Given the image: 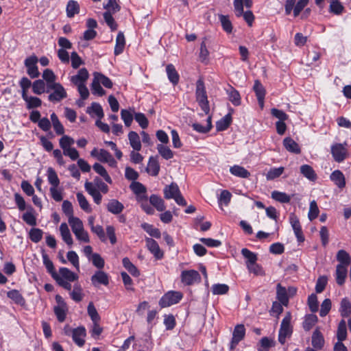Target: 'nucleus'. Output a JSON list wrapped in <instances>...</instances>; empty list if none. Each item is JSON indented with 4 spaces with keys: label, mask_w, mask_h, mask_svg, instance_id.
Segmentation results:
<instances>
[{
    "label": "nucleus",
    "mask_w": 351,
    "mask_h": 351,
    "mask_svg": "<svg viewBox=\"0 0 351 351\" xmlns=\"http://www.w3.org/2000/svg\"><path fill=\"white\" fill-rule=\"evenodd\" d=\"M146 245L149 250L157 259H161L163 257V252L161 251L158 243L152 238L146 239Z\"/></svg>",
    "instance_id": "12"
},
{
    "label": "nucleus",
    "mask_w": 351,
    "mask_h": 351,
    "mask_svg": "<svg viewBox=\"0 0 351 351\" xmlns=\"http://www.w3.org/2000/svg\"><path fill=\"white\" fill-rule=\"evenodd\" d=\"M94 79L107 88H111L113 86L111 80L100 73H95Z\"/></svg>",
    "instance_id": "47"
},
{
    "label": "nucleus",
    "mask_w": 351,
    "mask_h": 351,
    "mask_svg": "<svg viewBox=\"0 0 351 351\" xmlns=\"http://www.w3.org/2000/svg\"><path fill=\"white\" fill-rule=\"evenodd\" d=\"M289 222L292 226L298 241L299 242H303L304 241V237L302 232V227L298 218L294 213L290 214Z\"/></svg>",
    "instance_id": "10"
},
{
    "label": "nucleus",
    "mask_w": 351,
    "mask_h": 351,
    "mask_svg": "<svg viewBox=\"0 0 351 351\" xmlns=\"http://www.w3.org/2000/svg\"><path fill=\"white\" fill-rule=\"evenodd\" d=\"M38 61V59L36 56H29L25 60L24 64L27 67V73L32 78L38 77L40 75L36 65Z\"/></svg>",
    "instance_id": "7"
},
{
    "label": "nucleus",
    "mask_w": 351,
    "mask_h": 351,
    "mask_svg": "<svg viewBox=\"0 0 351 351\" xmlns=\"http://www.w3.org/2000/svg\"><path fill=\"white\" fill-rule=\"evenodd\" d=\"M43 78L47 82V88L52 86L53 84H56V77L52 70L47 69L43 73Z\"/></svg>",
    "instance_id": "51"
},
{
    "label": "nucleus",
    "mask_w": 351,
    "mask_h": 351,
    "mask_svg": "<svg viewBox=\"0 0 351 351\" xmlns=\"http://www.w3.org/2000/svg\"><path fill=\"white\" fill-rule=\"evenodd\" d=\"M245 335V328L244 325L238 324L234 327L232 333V338L230 343V350H233L238 343L243 339Z\"/></svg>",
    "instance_id": "6"
},
{
    "label": "nucleus",
    "mask_w": 351,
    "mask_h": 351,
    "mask_svg": "<svg viewBox=\"0 0 351 351\" xmlns=\"http://www.w3.org/2000/svg\"><path fill=\"white\" fill-rule=\"evenodd\" d=\"M347 338V327L346 322L344 319H341L337 327V339L338 341H344Z\"/></svg>",
    "instance_id": "41"
},
{
    "label": "nucleus",
    "mask_w": 351,
    "mask_h": 351,
    "mask_svg": "<svg viewBox=\"0 0 351 351\" xmlns=\"http://www.w3.org/2000/svg\"><path fill=\"white\" fill-rule=\"evenodd\" d=\"M339 313L343 317H348L351 314V302L348 298H344L340 302Z\"/></svg>",
    "instance_id": "29"
},
{
    "label": "nucleus",
    "mask_w": 351,
    "mask_h": 351,
    "mask_svg": "<svg viewBox=\"0 0 351 351\" xmlns=\"http://www.w3.org/2000/svg\"><path fill=\"white\" fill-rule=\"evenodd\" d=\"M71 298L77 302H79L83 299L82 289L78 283H76L73 286V289L70 292Z\"/></svg>",
    "instance_id": "53"
},
{
    "label": "nucleus",
    "mask_w": 351,
    "mask_h": 351,
    "mask_svg": "<svg viewBox=\"0 0 351 351\" xmlns=\"http://www.w3.org/2000/svg\"><path fill=\"white\" fill-rule=\"evenodd\" d=\"M276 295L278 301L284 306H287L289 302L287 290L286 288L282 287L280 283L278 284L276 287Z\"/></svg>",
    "instance_id": "31"
},
{
    "label": "nucleus",
    "mask_w": 351,
    "mask_h": 351,
    "mask_svg": "<svg viewBox=\"0 0 351 351\" xmlns=\"http://www.w3.org/2000/svg\"><path fill=\"white\" fill-rule=\"evenodd\" d=\"M283 145L285 149L291 153L300 154L301 152L299 145L291 137H286L283 140Z\"/></svg>",
    "instance_id": "19"
},
{
    "label": "nucleus",
    "mask_w": 351,
    "mask_h": 351,
    "mask_svg": "<svg viewBox=\"0 0 351 351\" xmlns=\"http://www.w3.org/2000/svg\"><path fill=\"white\" fill-rule=\"evenodd\" d=\"M347 143H335L331 146V154L337 162L343 161L348 156Z\"/></svg>",
    "instance_id": "5"
},
{
    "label": "nucleus",
    "mask_w": 351,
    "mask_h": 351,
    "mask_svg": "<svg viewBox=\"0 0 351 351\" xmlns=\"http://www.w3.org/2000/svg\"><path fill=\"white\" fill-rule=\"evenodd\" d=\"M284 171L285 168L283 167L271 168L265 175L266 179L272 180L278 178L283 173Z\"/></svg>",
    "instance_id": "52"
},
{
    "label": "nucleus",
    "mask_w": 351,
    "mask_h": 351,
    "mask_svg": "<svg viewBox=\"0 0 351 351\" xmlns=\"http://www.w3.org/2000/svg\"><path fill=\"white\" fill-rule=\"evenodd\" d=\"M128 140L130 146L134 151L139 152L141 149L142 145L140 140V137L137 132L131 131L128 134Z\"/></svg>",
    "instance_id": "21"
},
{
    "label": "nucleus",
    "mask_w": 351,
    "mask_h": 351,
    "mask_svg": "<svg viewBox=\"0 0 351 351\" xmlns=\"http://www.w3.org/2000/svg\"><path fill=\"white\" fill-rule=\"evenodd\" d=\"M86 112L91 116H93V114H95L99 119L103 118L104 115L101 105L95 102L93 103L90 107L87 108Z\"/></svg>",
    "instance_id": "37"
},
{
    "label": "nucleus",
    "mask_w": 351,
    "mask_h": 351,
    "mask_svg": "<svg viewBox=\"0 0 351 351\" xmlns=\"http://www.w3.org/2000/svg\"><path fill=\"white\" fill-rule=\"evenodd\" d=\"M253 88L256 93L259 105L263 107L264 105V98L265 95V88L258 80H256Z\"/></svg>",
    "instance_id": "20"
},
{
    "label": "nucleus",
    "mask_w": 351,
    "mask_h": 351,
    "mask_svg": "<svg viewBox=\"0 0 351 351\" xmlns=\"http://www.w3.org/2000/svg\"><path fill=\"white\" fill-rule=\"evenodd\" d=\"M271 197L280 203H289L291 201V197L289 195L278 191H274L271 193Z\"/></svg>",
    "instance_id": "50"
},
{
    "label": "nucleus",
    "mask_w": 351,
    "mask_h": 351,
    "mask_svg": "<svg viewBox=\"0 0 351 351\" xmlns=\"http://www.w3.org/2000/svg\"><path fill=\"white\" fill-rule=\"evenodd\" d=\"M195 97L196 101L201 109L208 114L210 112V107L204 83L203 80L201 78L196 82Z\"/></svg>",
    "instance_id": "1"
},
{
    "label": "nucleus",
    "mask_w": 351,
    "mask_h": 351,
    "mask_svg": "<svg viewBox=\"0 0 351 351\" xmlns=\"http://www.w3.org/2000/svg\"><path fill=\"white\" fill-rule=\"evenodd\" d=\"M150 204L154 206L158 211L165 210L164 201L156 195H152L149 197Z\"/></svg>",
    "instance_id": "48"
},
{
    "label": "nucleus",
    "mask_w": 351,
    "mask_h": 351,
    "mask_svg": "<svg viewBox=\"0 0 351 351\" xmlns=\"http://www.w3.org/2000/svg\"><path fill=\"white\" fill-rule=\"evenodd\" d=\"M76 197L80 208L86 213H90L92 209L86 197L82 193H77Z\"/></svg>",
    "instance_id": "55"
},
{
    "label": "nucleus",
    "mask_w": 351,
    "mask_h": 351,
    "mask_svg": "<svg viewBox=\"0 0 351 351\" xmlns=\"http://www.w3.org/2000/svg\"><path fill=\"white\" fill-rule=\"evenodd\" d=\"M312 346L314 348L322 349L324 345V339L319 329H316L312 335Z\"/></svg>",
    "instance_id": "23"
},
{
    "label": "nucleus",
    "mask_w": 351,
    "mask_h": 351,
    "mask_svg": "<svg viewBox=\"0 0 351 351\" xmlns=\"http://www.w3.org/2000/svg\"><path fill=\"white\" fill-rule=\"evenodd\" d=\"M123 267L128 270L133 276L138 277L140 272L136 267L130 261L128 257H125L122 260Z\"/></svg>",
    "instance_id": "40"
},
{
    "label": "nucleus",
    "mask_w": 351,
    "mask_h": 351,
    "mask_svg": "<svg viewBox=\"0 0 351 351\" xmlns=\"http://www.w3.org/2000/svg\"><path fill=\"white\" fill-rule=\"evenodd\" d=\"M68 221L73 234L84 229L83 223L82 220L78 217H71V219H68Z\"/></svg>",
    "instance_id": "49"
},
{
    "label": "nucleus",
    "mask_w": 351,
    "mask_h": 351,
    "mask_svg": "<svg viewBox=\"0 0 351 351\" xmlns=\"http://www.w3.org/2000/svg\"><path fill=\"white\" fill-rule=\"evenodd\" d=\"M43 264L45 266L47 271L51 275L52 278H54L58 273L56 271L53 262L49 259L48 255L43 253L42 255Z\"/></svg>",
    "instance_id": "43"
},
{
    "label": "nucleus",
    "mask_w": 351,
    "mask_h": 351,
    "mask_svg": "<svg viewBox=\"0 0 351 351\" xmlns=\"http://www.w3.org/2000/svg\"><path fill=\"white\" fill-rule=\"evenodd\" d=\"M58 276L70 282H74L78 279V276L66 267L60 268Z\"/></svg>",
    "instance_id": "18"
},
{
    "label": "nucleus",
    "mask_w": 351,
    "mask_h": 351,
    "mask_svg": "<svg viewBox=\"0 0 351 351\" xmlns=\"http://www.w3.org/2000/svg\"><path fill=\"white\" fill-rule=\"evenodd\" d=\"M160 167L157 156H150L149 158L146 171L152 176H157L159 173Z\"/></svg>",
    "instance_id": "13"
},
{
    "label": "nucleus",
    "mask_w": 351,
    "mask_h": 351,
    "mask_svg": "<svg viewBox=\"0 0 351 351\" xmlns=\"http://www.w3.org/2000/svg\"><path fill=\"white\" fill-rule=\"evenodd\" d=\"M22 98L26 102L27 108L32 109L38 108L42 104L40 99L36 97L28 96L27 93L22 94Z\"/></svg>",
    "instance_id": "22"
},
{
    "label": "nucleus",
    "mask_w": 351,
    "mask_h": 351,
    "mask_svg": "<svg viewBox=\"0 0 351 351\" xmlns=\"http://www.w3.org/2000/svg\"><path fill=\"white\" fill-rule=\"evenodd\" d=\"M51 90L53 92L48 96V99L51 102H59L67 97L64 88L60 83L53 84L46 89L47 93Z\"/></svg>",
    "instance_id": "3"
},
{
    "label": "nucleus",
    "mask_w": 351,
    "mask_h": 351,
    "mask_svg": "<svg viewBox=\"0 0 351 351\" xmlns=\"http://www.w3.org/2000/svg\"><path fill=\"white\" fill-rule=\"evenodd\" d=\"M7 296L12 300L15 303L20 305H24L25 300L21 293L16 289L11 290L7 293Z\"/></svg>",
    "instance_id": "44"
},
{
    "label": "nucleus",
    "mask_w": 351,
    "mask_h": 351,
    "mask_svg": "<svg viewBox=\"0 0 351 351\" xmlns=\"http://www.w3.org/2000/svg\"><path fill=\"white\" fill-rule=\"evenodd\" d=\"M183 295L180 291H171L165 293L160 300L159 305L161 308H166L178 303Z\"/></svg>",
    "instance_id": "4"
},
{
    "label": "nucleus",
    "mask_w": 351,
    "mask_h": 351,
    "mask_svg": "<svg viewBox=\"0 0 351 351\" xmlns=\"http://www.w3.org/2000/svg\"><path fill=\"white\" fill-rule=\"evenodd\" d=\"M319 213V208L317 206V202L315 200H313L310 202L309 211L308 214V217L310 221H313L318 217Z\"/></svg>",
    "instance_id": "61"
},
{
    "label": "nucleus",
    "mask_w": 351,
    "mask_h": 351,
    "mask_svg": "<svg viewBox=\"0 0 351 351\" xmlns=\"http://www.w3.org/2000/svg\"><path fill=\"white\" fill-rule=\"evenodd\" d=\"M32 90L35 94L37 95H41L44 92H46L45 84L44 81L42 80L34 81L32 84Z\"/></svg>",
    "instance_id": "64"
},
{
    "label": "nucleus",
    "mask_w": 351,
    "mask_h": 351,
    "mask_svg": "<svg viewBox=\"0 0 351 351\" xmlns=\"http://www.w3.org/2000/svg\"><path fill=\"white\" fill-rule=\"evenodd\" d=\"M241 254L247 259L246 266L252 265L256 262L257 256L254 252H251L247 248H243L241 250Z\"/></svg>",
    "instance_id": "58"
},
{
    "label": "nucleus",
    "mask_w": 351,
    "mask_h": 351,
    "mask_svg": "<svg viewBox=\"0 0 351 351\" xmlns=\"http://www.w3.org/2000/svg\"><path fill=\"white\" fill-rule=\"evenodd\" d=\"M181 281L185 285H192L200 280L199 274L193 269L184 270L181 273Z\"/></svg>",
    "instance_id": "8"
},
{
    "label": "nucleus",
    "mask_w": 351,
    "mask_h": 351,
    "mask_svg": "<svg viewBox=\"0 0 351 351\" xmlns=\"http://www.w3.org/2000/svg\"><path fill=\"white\" fill-rule=\"evenodd\" d=\"M60 231L62 238V240L69 245L73 244V239L69 229V227L66 223H61L60 226Z\"/></svg>",
    "instance_id": "32"
},
{
    "label": "nucleus",
    "mask_w": 351,
    "mask_h": 351,
    "mask_svg": "<svg viewBox=\"0 0 351 351\" xmlns=\"http://www.w3.org/2000/svg\"><path fill=\"white\" fill-rule=\"evenodd\" d=\"M337 260L339 262V265H343L348 267L351 263V257L344 250H340L337 254Z\"/></svg>",
    "instance_id": "42"
},
{
    "label": "nucleus",
    "mask_w": 351,
    "mask_h": 351,
    "mask_svg": "<svg viewBox=\"0 0 351 351\" xmlns=\"http://www.w3.org/2000/svg\"><path fill=\"white\" fill-rule=\"evenodd\" d=\"M180 193L178 184L173 182L166 186L164 189V194L166 199H173Z\"/></svg>",
    "instance_id": "26"
},
{
    "label": "nucleus",
    "mask_w": 351,
    "mask_h": 351,
    "mask_svg": "<svg viewBox=\"0 0 351 351\" xmlns=\"http://www.w3.org/2000/svg\"><path fill=\"white\" fill-rule=\"evenodd\" d=\"M47 178L49 182L52 185L51 187H58L60 184V180L56 171L52 167L47 169Z\"/></svg>",
    "instance_id": "54"
},
{
    "label": "nucleus",
    "mask_w": 351,
    "mask_h": 351,
    "mask_svg": "<svg viewBox=\"0 0 351 351\" xmlns=\"http://www.w3.org/2000/svg\"><path fill=\"white\" fill-rule=\"evenodd\" d=\"M330 178L339 189H343L345 187V176L340 170L334 171L330 174Z\"/></svg>",
    "instance_id": "17"
},
{
    "label": "nucleus",
    "mask_w": 351,
    "mask_h": 351,
    "mask_svg": "<svg viewBox=\"0 0 351 351\" xmlns=\"http://www.w3.org/2000/svg\"><path fill=\"white\" fill-rule=\"evenodd\" d=\"M156 149L158 154L165 160H169L173 157V152L167 145L158 144Z\"/></svg>",
    "instance_id": "35"
},
{
    "label": "nucleus",
    "mask_w": 351,
    "mask_h": 351,
    "mask_svg": "<svg viewBox=\"0 0 351 351\" xmlns=\"http://www.w3.org/2000/svg\"><path fill=\"white\" fill-rule=\"evenodd\" d=\"M229 100L234 106H239L241 104V96L238 90L230 86L227 90Z\"/></svg>",
    "instance_id": "39"
},
{
    "label": "nucleus",
    "mask_w": 351,
    "mask_h": 351,
    "mask_svg": "<svg viewBox=\"0 0 351 351\" xmlns=\"http://www.w3.org/2000/svg\"><path fill=\"white\" fill-rule=\"evenodd\" d=\"M66 16L69 18H73L80 12V5L77 1L69 0L66 8Z\"/></svg>",
    "instance_id": "30"
},
{
    "label": "nucleus",
    "mask_w": 351,
    "mask_h": 351,
    "mask_svg": "<svg viewBox=\"0 0 351 351\" xmlns=\"http://www.w3.org/2000/svg\"><path fill=\"white\" fill-rule=\"evenodd\" d=\"M91 281L93 285L96 286L97 284L108 285L109 283L108 276L106 273L103 271L99 270L92 276Z\"/></svg>",
    "instance_id": "16"
},
{
    "label": "nucleus",
    "mask_w": 351,
    "mask_h": 351,
    "mask_svg": "<svg viewBox=\"0 0 351 351\" xmlns=\"http://www.w3.org/2000/svg\"><path fill=\"white\" fill-rule=\"evenodd\" d=\"M347 267L343 265H337L336 268V281L339 285H343L347 277Z\"/></svg>",
    "instance_id": "24"
},
{
    "label": "nucleus",
    "mask_w": 351,
    "mask_h": 351,
    "mask_svg": "<svg viewBox=\"0 0 351 351\" xmlns=\"http://www.w3.org/2000/svg\"><path fill=\"white\" fill-rule=\"evenodd\" d=\"M93 170L101 176L108 184H112V180L103 165L99 163H95L93 166Z\"/></svg>",
    "instance_id": "34"
},
{
    "label": "nucleus",
    "mask_w": 351,
    "mask_h": 351,
    "mask_svg": "<svg viewBox=\"0 0 351 351\" xmlns=\"http://www.w3.org/2000/svg\"><path fill=\"white\" fill-rule=\"evenodd\" d=\"M88 72L86 69H80L77 74L71 77V82L75 86L85 84V82L88 78Z\"/></svg>",
    "instance_id": "14"
},
{
    "label": "nucleus",
    "mask_w": 351,
    "mask_h": 351,
    "mask_svg": "<svg viewBox=\"0 0 351 351\" xmlns=\"http://www.w3.org/2000/svg\"><path fill=\"white\" fill-rule=\"evenodd\" d=\"M112 12L106 11L104 13V19L108 26L111 29L112 31H114L117 29V24L112 17Z\"/></svg>",
    "instance_id": "62"
},
{
    "label": "nucleus",
    "mask_w": 351,
    "mask_h": 351,
    "mask_svg": "<svg viewBox=\"0 0 351 351\" xmlns=\"http://www.w3.org/2000/svg\"><path fill=\"white\" fill-rule=\"evenodd\" d=\"M84 188L87 193L92 196L95 204H100L102 199V195L95 184L91 182L86 181L84 184Z\"/></svg>",
    "instance_id": "11"
},
{
    "label": "nucleus",
    "mask_w": 351,
    "mask_h": 351,
    "mask_svg": "<svg viewBox=\"0 0 351 351\" xmlns=\"http://www.w3.org/2000/svg\"><path fill=\"white\" fill-rule=\"evenodd\" d=\"M300 173L308 180L315 182L317 176L312 167L308 165H303L300 167Z\"/></svg>",
    "instance_id": "25"
},
{
    "label": "nucleus",
    "mask_w": 351,
    "mask_h": 351,
    "mask_svg": "<svg viewBox=\"0 0 351 351\" xmlns=\"http://www.w3.org/2000/svg\"><path fill=\"white\" fill-rule=\"evenodd\" d=\"M72 339L74 343L79 347H82L85 344V337L86 330L84 326H79L72 330Z\"/></svg>",
    "instance_id": "9"
},
{
    "label": "nucleus",
    "mask_w": 351,
    "mask_h": 351,
    "mask_svg": "<svg viewBox=\"0 0 351 351\" xmlns=\"http://www.w3.org/2000/svg\"><path fill=\"white\" fill-rule=\"evenodd\" d=\"M166 72L169 80L173 84L176 85L180 79V76L176 70L175 66L172 64H169L166 66Z\"/></svg>",
    "instance_id": "27"
},
{
    "label": "nucleus",
    "mask_w": 351,
    "mask_h": 351,
    "mask_svg": "<svg viewBox=\"0 0 351 351\" xmlns=\"http://www.w3.org/2000/svg\"><path fill=\"white\" fill-rule=\"evenodd\" d=\"M317 317L314 314H310L306 316L303 322V328L305 330H310L313 326L317 323Z\"/></svg>",
    "instance_id": "56"
},
{
    "label": "nucleus",
    "mask_w": 351,
    "mask_h": 351,
    "mask_svg": "<svg viewBox=\"0 0 351 351\" xmlns=\"http://www.w3.org/2000/svg\"><path fill=\"white\" fill-rule=\"evenodd\" d=\"M230 172L237 177L242 178H247L250 176V173L246 169L239 165L231 167Z\"/></svg>",
    "instance_id": "33"
},
{
    "label": "nucleus",
    "mask_w": 351,
    "mask_h": 351,
    "mask_svg": "<svg viewBox=\"0 0 351 351\" xmlns=\"http://www.w3.org/2000/svg\"><path fill=\"white\" fill-rule=\"evenodd\" d=\"M137 201L140 203L142 209L148 215H152L154 209L151 206L147 201V196L143 195L137 197Z\"/></svg>",
    "instance_id": "38"
},
{
    "label": "nucleus",
    "mask_w": 351,
    "mask_h": 351,
    "mask_svg": "<svg viewBox=\"0 0 351 351\" xmlns=\"http://www.w3.org/2000/svg\"><path fill=\"white\" fill-rule=\"evenodd\" d=\"M54 313L60 322H63L66 319L67 307L62 306H56L53 308Z\"/></svg>",
    "instance_id": "60"
},
{
    "label": "nucleus",
    "mask_w": 351,
    "mask_h": 351,
    "mask_svg": "<svg viewBox=\"0 0 351 351\" xmlns=\"http://www.w3.org/2000/svg\"><path fill=\"white\" fill-rule=\"evenodd\" d=\"M74 143V139L67 135H63L59 140L60 147L62 149L63 151L72 147Z\"/></svg>",
    "instance_id": "59"
},
{
    "label": "nucleus",
    "mask_w": 351,
    "mask_h": 351,
    "mask_svg": "<svg viewBox=\"0 0 351 351\" xmlns=\"http://www.w3.org/2000/svg\"><path fill=\"white\" fill-rule=\"evenodd\" d=\"M125 45V39L123 32H119L116 38V44L114 47V54L118 56L123 53Z\"/></svg>",
    "instance_id": "28"
},
{
    "label": "nucleus",
    "mask_w": 351,
    "mask_h": 351,
    "mask_svg": "<svg viewBox=\"0 0 351 351\" xmlns=\"http://www.w3.org/2000/svg\"><path fill=\"white\" fill-rule=\"evenodd\" d=\"M219 19L223 29L228 34L232 33L233 27L228 16L220 14Z\"/></svg>",
    "instance_id": "45"
},
{
    "label": "nucleus",
    "mask_w": 351,
    "mask_h": 351,
    "mask_svg": "<svg viewBox=\"0 0 351 351\" xmlns=\"http://www.w3.org/2000/svg\"><path fill=\"white\" fill-rule=\"evenodd\" d=\"M29 239L34 243H38L43 238V232L36 228H32L29 232Z\"/></svg>",
    "instance_id": "63"
},
{
    "label": "nucleus",
    "mask_w": 351,
    "mask_h": 351,
    "mask_svg": "<svg viewBox=\"0 0 351 351\" xmlns=\"http://www.w3.org/2000/svg\"><path fill=\"white\" fill-rule=\"evenodd\" d=\"M130 188L137 195V197L146 195L147 190L145 186L139 182H132L130 185Z\"/></svg>",
    "instance_id": "46"
},
{
    "label": "nucleus",
    "mask_w": 351,
    "mask_h": 351,
    "mask_svg": "<svg viewBox=\"0 0 351 351\" xmlns=\"http://www.w3.org/2000/svg\"><path fill=\"white\" fill-rule=\"evenodd\" d=\"M106 208L108 212L114 215H119L123 210L124 206L117 199H112L108 202Z\"/></svg>",
    "instance_id": "15"
},
{
    "label": "nucleus",
    "mask_w": 351,
    "mask_h": 351,
    "mask_svg": "<svg viewBox=\"0 0 351 351\" xmlns=\"http://www.w3.org/2000/svg\"><path fill=\"white\" fill-rule=\"evenodd\" d=\"M291 321V315L289 313H287L282 320L278 333V341L282 345L286 342L287 338L290 337L292 334L293 328Z\"/></svg>",
    "instance_id": "2"
},
{
    "label": "nucleus",
    "mask_w": 351,
    "mask_h": 351,
    "mask_svg": "<svg viewBox=\"0 0 351 351\" xmlns=\"http://www.w3.org/2000/svg\"><path fill=\"white\" fill-rule=\"evenodd\" d=\"M232 122V117L230 114L225 115L222 119L216 123V128L217 131H224L230 126Z\"/></svg>",
    "instance_id": "36"
},
{
    "label": "nucleus",
    "mask_w": 351,
    "mask_h": 351,
    "mask_svg": "<svg viewBox=\"0 0 351 351\" xmlns=\"http://www.w3.org/2000/svg\"><path fill=\"white\" fill-rule=\"evenodd\" d=\"M142 228L147 232L151 237L158 239L161 236V233L158 228H154L152 225L144 223L141 225Z\"/></svg>",
    "instance_id": "57"
}]
</instances>
